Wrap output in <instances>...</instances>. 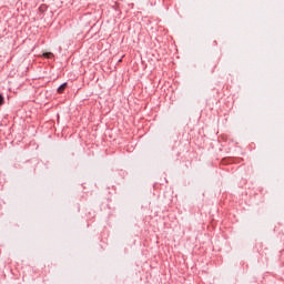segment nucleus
<instances>
[{
	"instance_id": "obj_1",
	"label": "nucleus",
	"mask_w": 284,
	"mask_h": 284,
	"mask_svg": "<svg viewBox=\"0 0 284 284\" xmlns=\"http://www.w3.org/2000/svg\"><path fill=\"white\" fill-rule=\"evenodd\" d=\"M65 88H68V83H63L62 85H60L58 88V93L63 94V92H65Z\"/></svg>"
},
{
	"instance_id": "obj_2",
	"label": "nucleus",
	"mask_w": 284,
	"mask_h": 284,
	"mask_svg": "<svg viewBox=\"0 0 284 284\" xmlns=\"http://www.w3.org/2000/svg\"><path fill=\"white\" fill-rule=\"evenodd\" d=\"M44 57H47V59H50V57H52V53H44Z\"/></svg>"
},
{
	"instance_id": "obj_3",
	"label": "nucleus",
	"mask_w": 284,
	"mask_h": 284,
	"mask_svg": "<svg viewBox=\"0 0 284 284\" xmlns=\"http://www.w3.org/2000/svg\"><path fill=\"white\" fill-rule=\"evenodd\" d=\"M0 105H3V95H0Z\"/></svg>"
}]
</instances>
